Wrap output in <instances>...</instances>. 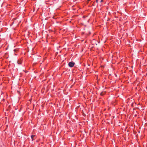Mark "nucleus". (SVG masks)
Here are the masks:
<instances>
[{
  "mask_svg": "<svg viewBox=\"0 0 147 147\" xmlns=\"http://www.w3.org/2000/svg\"><path fill=\"white\" fill-rule=\"evenodd\" d=\"M35 136V135H31V139H32V140H34V139L33 138V137Z\"/></svg>",
  "mask_w": 147,
  "mask_h": 147,
  "instance_id": "obj_2",
  "label": "nucleus"
},
{
  "mask_svg": "<svg viewBox=\"0 0 147 147\" xmlns=\"http://www.w3.org/2000/svg\"><path fill=\"white\" fill-rule=\"evenodd\" d=\"M88 1H90L91 0H87Z\"/></svg>",
  "mask_w": 147,
  "mask_h": 147,
  "instance_id": "obj_11",
  "label": "nucleus"
},
{
  "mask_svg": "<svg viewBox=\"0 0 147 147\" xmlns=\"http://www.w3.org/2000/svg\"><path fill=\"white\" fill-rule=\"evenodd\" d=\"M98 0H96V2H97V3H98Z\"/></svg>",
  "mask_w": 147,
  "mask_h": 147,
  "instance_id": "obj_10",
  "label": "nucleus"
},
{
  "mask_svg": "<svg viewBox=\"0 0 147 147\" xmlns=\"http://www.w3.org/2000/svg\"><path fill=\"white\" fill-rule=\"evenodd\" d=\"M119 123L117 125H120V123H121V122L122 121L121 120H118Z\"/></svg>",
  "mask_w": 147,
  "mask_h": 147,
  "instance_id": "obj_4",
  "label": "nucleus"
},
{
  "mask_svg": "<svg viewBox=\"0 0 147 147\" xmlns=\"http://www.w3.org/2000/svg\"><path fill=\"white\" fill-rule=\"evenodd\" d=\"M103 0H100V2L102 3V2Z\"/></svg>",
  "mask_w": 147,
  "mask_h": 147,
  "instance_id": "obj_8",
  "label": "nucleus"
},
{
  "mask_svg": "<svg viewBox=\"0 0 147 147\" xmlns=\"http://www.w3.org/2000/svg\"><path fill=\"white\" fill-rule=\"evenodd\" d=\"M18 64H21L22 62L21 61H18Z\"/></svg>",
  "mask_w": 147,
  "mask_h": 147,
  "instance_id": "obj_5",
  "label": "nucleus"
},
{
  "mask_svg": "<svg viewBox=\"0 0 147 147\" xmlns=\"http://www.w3.org/2000/svg\"><path fill=\"white\" fill-rule=\"evenodd\" d=\"M114 121H115V123H116V121H117H117H118V120H114Z\"/></svg>",
  "mask_w": 147,
  "mask_h": 147,
  "instance_id": "obj_6",
  "label": "nucleus"
},
{
  "mask_svg": "<svg viewBox=\"0 0 147 147\" xmlns=\"http://www.w3.org/2000/svg\"><path fill=\"white\" fill-rule=\"evenodd\" d=\"M75 64V63L72 62H69L68 63L69 66L70 67H73Z\"/></svg>",
  "mask_w": 147,
  "mask_h": 147,
  "instance_id": "obj_1",
  "label": "nucleus"
},
{
  "mask_svg": "<svg viewBox=\"0 0 147 147\" xmlns=\"http://www.w3.org/2000/svg\"><path fill=\"white\" fill-rule=\"evenodd\" d=\"M69 120H67V122L68 123V122H69Z\"/></svg>",
  "mask_w": 147,
  "mask_h": 147,
  "instance_id": "obj_9",
  "label": "nucleus"
},
{
  "mask_svg": "<svg viewBox=\"0 0 147 147\" xmlns=\"http://www.w3.org/2000/svg\"><path fill=\"white\" fill-rule=\"evenodd\" d=\"M105 94V92H102L100 93V95L101 96H103V95H104Z\"/></svg>",
  "mask_w": 147,
  "mask_h": 147,
  "instance_id": "obj_3",
  "label": "nucleus"
},
{
  "mask_svg": "<svg viewBox=\"0 0 147 147\" xmlns=\"http://www.w3.org/2000/svg\"><path fill=\"white\" fill-rule=\"evenodd\" d=\"M8 125H6V128H7V127H8Z\"/></svg>",
  "mask_w": 147,
  "mask_h": 147,
  "instance_id": "obj_7",
  "label": "nucleus"
}]
</instances>
